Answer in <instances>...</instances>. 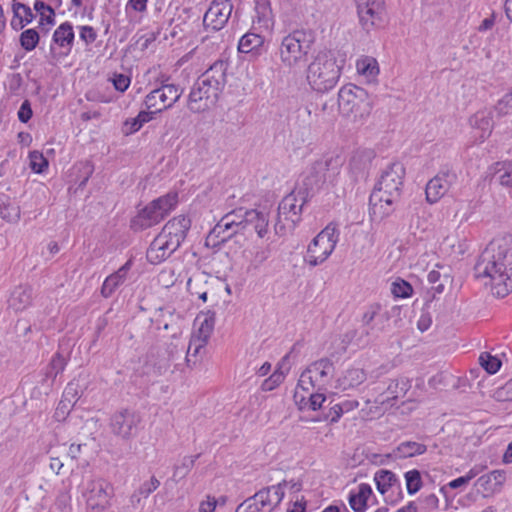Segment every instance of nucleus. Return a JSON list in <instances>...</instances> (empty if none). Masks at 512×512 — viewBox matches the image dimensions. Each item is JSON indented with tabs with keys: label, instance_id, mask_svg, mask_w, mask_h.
<instances>
[{
	"label": "nucleus",
	"instance_id": "obj_36",
	"mask_svg": "<svg viewBox=\"0 0 512 512\" xmlns=\"http://www.w3.org/2000/svg\"><path fill=\"white\" fill-rule=\"evenodd\" d=\"M263 43L264 38L261 35L248 32L240 38L238 50L241 53H250L260 48Z\"/></svg>",
	"mask_w": 512,
	"mask_h": 512
},
{
	"label": "nucleus",
	"instance_id": "obj_34",
	"mask_svg": "<svg viewBox=\"0 0 512 512\" xmlns=\"http://www.w3.org/2000/svg\"><path fill=\"white\" fill-rule=\"evenodd\" d=\"M154 118V114L148 111H140L134 118L127 119L124 124L122 131L125 135H131L139 131L145 123H148Z\"/></svg>",
	"mask_w": 512,
	"mask_h": 512
},
{
	"label": "nucleus",
	"instance_id": "obj_57",
	"mask_svg": "<svg viewBox=\"0 0 512 512\" xmlns=\"http://www.w3.org/2000/svg\"><path fill=\"white\" fill-rule=\"evenodd\" d=\"M112 82L116 90L124 92L130 85V78L124 74H115Z\"/></svg>",
	"mask_w": 512,
	"mask_h": 512
},
{
	"label": "nucleus",
	"instance_id": "obj_53",
	"mask_svg": "<svg viewBox=\"0 0 512 512\" xmlns=\"http://www.w3.org/2000/svg\"><path fill=\"white\" fill-rule=\"evenodd\" d=\"M326 402V396L324 393L317 392L312 393L309 396L308 407L314 411L322 409L323 404Z\"/></svg>",
	"mask_w": 512,
	"mask_h": 512
},
{
	"label": "nucleus",
	"instance_id": "obj_39",
	"mask_svg": "<svg viewBox=\"0 0 512 512\" xmlns=\"http://www.w3.org/2000/svg\"><path fill=\"white\" fill-rule=\"evenodd\" d=\"M207 342L194 336L191 337L186 353V363L189 367L195 365L198 361L200 351L205 348Z\"/></svg>",
	"mask_w": 512,
	"mask_h": 512
},
{
	"label": "nucleus",
	"instance_id": "obj_45",
	"mask_svg": "<svg viewBox=\"0 0 512 512\" xmlns=\"http://www.w3.org/2000/svg\"><path fill=\"white\" fill-rule=\"evenodd\" d=\"M198 457L199 455L184 457L182 463L174 467L173 478H184L188 474L190 469L194 466V463Z\"/></svg>",
	"mask_w": 512,
	"mask_h": 512
},
{
	"label": "nucleus",
	"instance_id": "obj_49",
	"mask_svg": "<svg viewBox=\"0 0 512 512\" xmlns=\"http://www.w3.org/2000/svg\"><path fill=\"white\" fill-rule=\"evenodd\" d=\"M342 410L337 403L332 405L329 402V410L322 417L315 418L314 421H329L330 423H337L342 416Z\"/></svg>",
	"mask_w": 512,
	"mask_h": 512
},
{
	"label": "nucleus",
	"instance_id": "obj_29",
	"mask_svg": "<svg viewBox=\"0 0 512 512\" xmlns=\"http://www.w3.org/2000/svg\"><path fill=\"white\" fill-rule=\"evenodd\" d=\"M9 307L15 311L26 309L32 302V289L29 286L20 285L16 287L9 298Z\"/></svg>",
	"mask_w": 512,
	"mask_h": 512
},
{
	"label": "nucleus",
	"instance_id": "obj_21",
	"mask_svg": "<svg viewBox=\"0 0 512 512\" xmlns=\"http://www.w3.org/2000/svg\"><path fill=\"white\" fill-rule=\"evenodd\" d=\"M232 9L230 0H214L204 15V26L213 31L221 30L228 22Z\"/></svg>",
	"mask_w": 512,
	"mask_h": 512
},
{
	"label": "nucleus",
	"instance_id": "obj_51",
	"mask_svg": "<svg viewBox=\"0 0 512 512\" xmlns=\"http://www.w3.org/2000/svg\"><path fill=\"white\" fill-rule=\"evenodd\" d=\"M427 278L429 283L432 284V290H434L435 293L440 294L444 291V283L440 282L441 273L439 271L431 270Z\"/></svg>",
	"mask_w": 512,
	"mask_h": 512
},
{
	"label": "nucleus",
	"instance_id": "obj_4",
	"mask_svg": "<svg viewBox=\"0 0 512 512\" xmlns=\"http://www.w3.org/2000/svg\"><path fill=\"white\" fill-rule=\"evenodd\" d=\"M405 177V167L400 162L390 163L380 174V178L370 196L373 210L379 207L382 215L392 211V205L400 200Z\"/></svg>",
	"mask_w": 512,
	"mask_h": 512
},
{
	"label": "nucleus",
	"instance_id": "obj_18",
	"mask_svg": "<svg viewBox=\"0 0 512 512\" xmlns=\"http://www.w3.org/2000/svg\"><path fill=\"white\" fill-rule=\"evenodd\" d=\"M305 202L306 197L302 191H293L286 195L278 206V218L275 229L284 228L285 225L282 223V219L291 221L293 225L296 224L300 219V213Z\"/></svg>",
	"mask_w": 512,
	"mask_h": 512
},
{
	"label": "nucleus",
	"instance_id": "obj_6",
	"mask_svg": "<svg viewBox=\"0 0 512 512\" xmlns=\"http://www.w3.org/2000/svg\"><path fill=\"white\" fill-rule=\"evenodd\" d=\"M314 42L315 35L311 30H294L284 36L278 51L281 65L289 70L299 68L306 62Z\"/></svg>",
	"mask_w": 512,
	"mask_h": 512
},
{
	"label": "nucleus",
	"instance_id": "obj_56",
	"mask_svg": "<svg viewBox=\"0 0 512 512\" xmlns=\"http://www.w3.org/2000/svg\"><path fill=\"white\" fill-rule=\"evenodd\" d=\"M33 115L31 104L29 100H25L22 102L19 111H18V119L22 123H27Z\"/></svg>",
	"mask_w": 512,
	"mask_h": 512
},
{
	"label": "nucleus",
	"instance_id": "obj_30",
	"mask_svg": "<svg viewBox=\"0 0 512 512\" xmlns=\"http://www.w3.org/2000/svg\"><path fill=\"white\" fill-rule=\"evenodd\" d=\"M367 379L366 372L361 368H349L338 379V386L342 390L358 387Z\"/></svg>",
	"mask_w": 512,
	"mask_h": 512
},
{
	"label": "nucleus",
	"instance_id": "obj_17",
	"mask_svg": "<svg viewBox=\"0 0 512 512\" xmlns=\"http://www.w3.org/2000/svg\"><path fill=\"white\" fill-rule=\"evenodd\" d=\"M114 495L113 486L102 478L91 480L86 488L87 507L94 512H102L110 507Z\"/></svg>",
	"mask_w": 512,
	"mask_h": 512
},
{
	"label": "nucleus",
	"instance_id": "obj_35",
	"mask_svg": "<svg viewBox=\"0 0 512 512\" xmlns=\"http://www.w3.org/2000/svg\"><path fill=\"white\" fill-rule=\"evenodd\" d=\"M357 72L368 80L374 79L379 73L378 62L375 58L365 56L356 62Z\"/></svg>",
	"mask_w": 512,
	"mask_h": 512
},
{
	"label": "nucleus",
	"instance_id": "obj_15",
	"mask_svg": "<svg viewBox=\"0 0 512 512\" xmlns=\"http://www.w3.org/2000/svg\"><path fill=\"white\" fill-rule=\"evenodd\" d=\"M359 23L369 32L381 28L387 21L384 0H355Z\"/></svg>",
	"mask_w": 512,
	"mask_h": 512
},
{
	"label": "nucleus",
	"instance_id": "obj_20",
	"mask_svg": "<svg viewBox=\"0 0 512 512\" xmlns=\"http://www.w3.org/2000/svg\"><path fill=\"white\" fill-rule=\"evenodd\" d=\"M457 181V174L451 168H444L426 185V199L429 203H436L442 198L450 187Z\"/></svg>",
	"mask_w": 512,
	"mask_h": 512
},
{
	"label": "nucleus",
	"instance_id": "obj_22",
	"mask_svg": "<svg viewBox=\"0 0 512 512\" xmlns=\"http://www.w3.org/2000/svg\"><path fill=\"white\" fill-rule=\"evenodd\" d=\"M286 482L283 481L277 485L263 488L253 495V500L258 502L260 511L267 510L271 512L276 508L284 498V486Z\"/></svg>",
	"mask_w": 512,
	"mask_h": 512
},
{
	"label": "nucleus",
	"instance_id": "obj_59",
	"mask_svg": "<svg viewBox=\"0 0 512 512\" xmlns=\"http://www.w3.org/2000/svg\"><path fill=\"white\" fill-rule=\"evenodd\" d=\"M97 34L93 27L91 26H82L80 28V38L86 44H91L96 40Z\"/></svg>",
	"mask_w": 512,
	"mask_h": 512
},
{
	"label": "nucleus",
	"instance_id": "obj_43",
	"mask_svg": "<svg viewBox=\"0 0 512 512\" xmlns=\"http://www.w3.org/2000/svg\"><path fill=\"white\" fill-rule=\"evenodd\" d=\"M407 492L410 495L417 493L422 487V479L420 472L416 469L405 473Z\"/></svg>",
	"mask_w": 512,
	"mask_h": 512
},
{
	"label": "nucleus",
	"instance_id": "obj_62",
	"mask_svg": "<svg viewBox=\"0 0 512 512\" xmlns=\"http://www.w3.org/2000/svg\"><path fill=\"white\" fill-rule=\"evenodd\" d=\"M15 331L19 336H26L31 331V325L24 320H19L15 325Z\"/></svg>",
	"mask_w": 512,
	"mask_h": 512
},
{
	"label": "nucleus",
	"instance_id": "obj_23",
	"mask_svg": "<svg viewBox=\"0 0 512 512\" xmlns=\"http://www.w3.org/2000/svg\"><path fill=\"white\" fill-rule=\"evenodd\" d=\"M73 26L69 22L62 23L53 33L52 42L50 47L52 53L55 52V46L63 49L62 55H68L72 49L74 42Z\"/></svg>",
	"mask_w": 512,
	"mask_h": 512
},
{
	"label": "nucleus",
	"instance_id": "obj_40",
	"mask_svg": "<svg viewBox=\"0 0 512 512\" xmlns=\"http://www.w3.org/2000/svg\"><path fill=\"white\" fill-rule=\"evenodd\" d=\"M496 174L498 175L499 183L504 186L512 187V160L497 164Z\"/></svg>",
	"mask_w": 512,
	"mask_h": 512
},
{
	"label": "nucleus",
	"instance_id": "obj_19",
	"mask_svg": "<svg viewBox=\"0 0 512 512\" xmlns=\"http://www.w3.org/2000/svg\"><path fill=\"white\" fill-rule=\"evenodd\" d=\"M411 388V381L406 377H399L393 379L385 389L377 386L373 388L374 391H381L373 400V403L380 405L384 410L393 407L399 398H402Z\"/></svg>",
	"mask_w": 512,
	"mask_h": 512
},
{
	"label": "nucleus",
	"instance_id": "obj_13",
	"mask_svg": "<svg viewBox=\"0 0 512 512\" xmlns=\"http://www.w3.org/2000/svg\"><path fill=\"white\" fill-rule=\"evenodd\" d=\"M342 159L339 156H323L308 169L304 179L306 190H318L327 181H332L339 173Z\"/></svg>",
	"mask_w": 512,
	"mask_h": 512
},
{
	"label": "nucleus",
	"instance_id": "obj_2",
	"mask_svg": "<svg viewBox=\"0 0 512 512\" xmlns=\"http://www.w3.org/2000/svg\"><path fill=\"white\" fill-rule=\"evenodd\" d=\"M228 67L226 60H217L197 78L188 95L191 112L202 113L215 106L227 83Z\"/></svg>",
	"mask_w": 512,
	"mask_h": 512
},
{
	"label": "nucleus",
	"instance_id": "obj_38",
	"mask_svg": "<svg viewBox=\"0 0 512 512\" xmlns=\"http://www.w3.org/2000/svg\"><path fill=\"white\" fill-rule=\"evenodd\" d=\"M67 365V358L60 352H57L47 366L45 376L47 379L54 380L56 376L62 373Z\"/></svg>",
	"mask_w": 512,
	"mask_h": 512
},
{
	"label": "nucleus",
	"instance_id": "obj_41",
	"mask_svg": "<svg viewBox=\"0 0 512 512\" xmlns=\"http://www.w3.org/2000/svg\"><path fill=\"white\" fill-rule=\"evenodd\" d=\"M39 34L35 29L24 30L20 35V44L26 51H32L39 43Z\"/></svg>",
	"mask_w": 512,
	"mask_h": 512
},
{
	"label": "nucleus",
	"instance_id": "obj_8",
	"mask_svg": "<svg viewBox=\"0 0 512 512\" xmlns=\"http://www.w3.org/2000/svg\"><path fill=\"white\" fill-rule=\"evenodd\" d=\"M390 313H381V305L373 303L367 307L361 318L360 330H350L344 334L343 341L355 342L357 345H366L372 338L384 331L385 323L388 322Z\"/></svg>",
	"mask_w": 512,
	"mask_h": 512
},
{
	"label": "nucleus",
	"instance_id": "obj_61",
	"mask_svg": "<svg viewBox=\"0 0 512 512\" xmlns=\"http://www.w3.org/2000/svg\"><path fill=\"white\" fill-rule=\"evenodd\" d=\"M148 0H129L127 8H131L137 12H144L147 9Z\"/></svg>",
	"mask_w": 512,
	"mask_h": 512
},
{
	"label": "nucleus",
	"instance_id": "obj_25",
	"mask_svg": "<svg viewBox=\"0 0 512 512\" xmlns=\"http://www.w3.org/2000/svg\"><path fill=\"white\" fill-rule=\"evenodd\" d=\"M246 222V232H256L260 238H263L267 234L269 217L268 213L264 210L249 209Z\"/></svg>",
	"mask_w": 512,
	"mask_h": 512
},
{
	"label": "nucleus",
	"instance_id": "obj_47",
	"mask_svg": "<svg viewBox=\"0 0 512 512\" xmlns=\"http://www.w3.org/2000/svg\"><path fill=\"white\" fill-rule=\"evenodd\" d=\"M78 399L79 395L76 385L69 383L63 392V398L60 402V405H62L64 408H67L68 405L73 406Z\"/></svg>",
	"mask_w": 512,
	"mask_h": 512
},
{
	"label": "nucleus",
	"instance_id": "obj_33",
	"mask_svg": "<svg viewBox=\"0 0 512 512\" xmlns=\"http://www.w3.org/2000/svg\"><path fill=\"white\" fill-rule=\"evenodd\" d=\"M427 451L425 444L415 441L401 442L394 450V455L398 458H410L422 455Z\"/></svg>",
	"mask_w": 512,
	"mask_h": 512
},
{
	"label": "nucleus",
	"instance_id": "obj_26",
	"mask_svg": "<svg viewBox=\"0 0 512 512\" xmlns=\"http://www.w3.org/2000/svg\"><path fill=\"white\" fill-rule=\"evenodd\" d=\"M470 125L475 129L479 130L480 134L478 136L480 142H483L487 139L493 130L494 123L492 114L490 111H478L469 119Z\"/></svg>",
	"mask_w": 512,
	"mask_h": 512
},
{
	"label": "nucleus",
	"instance_id": "obj_58",
	"mask_svg": "<svg viewBox=\"0 0 512 512\" xmlns=\"http://www.w3.org/2000/svg\"><path fill=\"white\" fill-rule=\"evenodd\" d=\"M475 486H477L487 492H493L496 490V488L494 487V484L492 482L491 476H489L488 474L480 476L476 480Z\"/></svg>",
	"mask_w": 512,
	"mask_h": 512
},
{
	"label": "nucleus",
	"instance_id": "obj_48",
	"mask_svg": "<svg viewBox=\"0 0 512 512\" xmlns=\"http://www.w3.org/2000/svg\"><path fill=\"white\" fill-rule=\"evenodd\" d=\"M495 111L499 117L512 113V91L504 95L495 105Z\"/></svg>",
	"mask_w": 512,
	"mask_h": 512
},
{
	"label": "nucleus",
	"instance_id": "obj_54",
	"mask_svg": "<svg viewBox=\"0 0 512 512\" xmlns=\"http://www.w3.org/2000/svg\"><path fill=\"white\" fill-rule=\"evenodd\" d=\"M202 283H206V281H203L202 275H196L193 277H190L187 281V289L190 292L191 295H198V293L202 292L203 290L199 289V286Z\"/></svg>",
	"mask_w": 512,
	"mask_h": 512
},
{
	"label": "nucleus",
	"instance_id": "obj_46",
	"mask_svg": "<svg viewBox=\"0 0 512 512\" xmlns=\"http://www.w3.org/2000/svg\"><path fill=\"white\" fill-rule=\"evenodd\" d=\"M30 168L35 173H42L48 167V160L39 151L29 153Z\"/></svg>",
	"mask_w": 512,
	"mask_h": 512
},
{
	"label": "nucleus",
	"instance_id": "obj_28",
	"mask_svg": "<svg viewBox=\"0 0 512 512\" xmlns=\"http://www.w3.org/2000/svg\"><path fill=\"white\" fill-rule=\"evenodd\" d=\"M372 495L373 491L369 484H360L357 492H351L349 495L350 507L355 512H365L368 500Z\"/></svg>",
	"mask_w": 512,
	"mask_h": 512
},
{
	"label": "nucleus",
	"instance_id": "obj_11",
	"mask_svg": "<svg viewBox=\"0 0 512 512\" xmlns=\"http://www.w3.org/2000/svg\"><path fill=\"white\" fill-rule=\"evenodd\" d=\"M334 373V363L329 358H321L311 363L301 373L298 387L305 391H309L310 388L325 391L332 382Z\"/></svg>",
	"mask_w": 512,
	"mask_h": 512
},
{
	"label": "nucleus",
	"instance_id": "obj_37",
	"mask_svg": "<svg viewBox=\"0 0 512 512\" xmlns=\"http://www.w3.org/2000/svg\"><path fill=\"white\" fill-rule=\"evenodd\" d=\"M289 358V355L283 357L281 363H279L278 368L274 371V373L265 379L261 385L262 391H272L276 387H278L285 379V371L284 365L285 361Z\"/></svg>",
	"mask_w": 512,
	"mask_h": 512
},
{
	"label": "nucleus",
	"instance_id": "obj_5",
	"mask_svg": "<svg viewBox=\"0 0 512 512\" xmlns=\"http://www.w3.org/2000/svg\"><path fill=\"white\" fill-rule=\"evenodd\" d=\"M341 67L329 50L319 51L306 70V80L314 91L325 93L333 89L339 81Z\"/></svg>",
	"mask_w": 512,
	"mask_h": 512
},
{
	"label": "nucleus",
	"instance_id": "obj_9",
	"mask_svg": "<svg viewBox=\"0 0 512 512\" xmlns=\"http://www.w3.org/2000/svg\"><path fill=\"white\" fill-rule=\"evenodd\" d=\"M177 203V193H168L153 200L131 219V229L139 232L158 224L176 207Z\"/></svg>",
	"mask_w": 512,
	"mask_h": 512
},
{
	"label": "nucleus",
	"instance_id": "obj_1",
	"mask_svg": "<svg viewBox=\"0 0 512 512\" xmlns=\"http://www.w3.org/2000/svg\"><path fill=\"white\" fill-rule=\"evenodd\" d=\"M477 278H487L493 295L503 298L512 291V248L508 239H494L479 256L475 267Z\"/></svg>",
	"mask_w": 512,
	"mask_h": 512
},
{
	"label": "nucleus",
	"instance_id": "obj_50",
	"mask_svg": "<svg viewBox=\"0 0 512 512\" xmlns=\"http://www.w3.org/2000/svg\"><path fill=\"white\" fill-rule=\"evenodd\" d=\"M160 486V481L152 476L150 481L144 482L137 490L143 498H147L152 492H154Z\"/></svg>",
	"mask_w": 512,
	"mask_h": 512
},
{
	"label": "nucleus",
	"instance_id": "obj_12",
	"mask_svg": "<svg viewBox=\"0 0 512 512\" xmlns=\"http://www.w3.org/2000/svg\"><path fill=\"white\" fill-rule=\"evenodd\" d=\"M339 240L335 225H327L309 244L304 260L310 266L322 264L334 251Z\"/></svg>",
	"mask_w": 512,
	"mask_h": 512
},
{
	"label": "nucleus",
	"instance_id": "obj_16",
	"mask_svg": "<svg viewBox=\"0 0 512 512\" xmlns=\"http://www.w3.org/2000/svg\"><path fill=\"white\" fill-rule=\"evenodd\" d=\"M141 421L139 413L123 409L112 415L110 419L111 432L124 441L131 440L137 436Z\"/></svg>",
	"mask_w": 512,
	"mask_h": 512
},
{
	"label": "nucleus",
	"instance_id": "obj_24",
	"mask_svg": "<svg viewBox=\"0 0 512 512\" xmlns=\"http://www.w3.org/2000/svg\"><path fill=\"white\" fill-rule=\"evenodd\" d=\"M132 260H128L117 271L109 275L103 282L101 287V295L104 298H109L117 288L125 283L128 273L132 267Z\"/></svg>",
	"mask_w": 512,
	"mask_h": 512
},
{
	"label": "nucleus",
	"instance_id": "obj_27",
	"mask_svg": "<svg viewBox=\"0 0 512 512\" xmlns=\"http://www.w3.org/2000/svg\"><path fill=\"white\" fill-rule=\"evenodd\" d=\"M12 11L13 18L10 25L15 31L21 30L26 24L32 22L34 18L30 7L17 0L12 1Z\"/></svg>",
	"mask_w": 512,
	"mask_h": 512
},
{
	"label": "nucleus",
	"instance_id": "obj_3",
	"mask_svg": "<svg viewBox=\"0 0 512 512\" xmlns=\"http://www.w3.org/2000/svg\"><path fill=\"white\" fill-rule=\"evenodd\" d=\"M190 227L191 220L185 215L169 220L147 249L148 262L157 265L168 259L181 246Z\"/></svg>",
	"mask_w": 512,
	"mask_h": 512
},
{
	"label": "nucleus",
	"instance_id": "obj_64",
	"mask_svg": "<svg viewBox=\"0 0 512 512\" xmlns=\"http://www.w3.org/2000/svg\"><path fill=\"white\" fill-rule=\"evenodd\" d=\"M216 507V501L214 498L208 500L206 502H202L199 507V512H214Z\"/></svg>",
	"mask_w": 512,
	"mask_h": 512
},
{
	"label": "nucleus",
	"instance_id": "obj_32",
	"mask_svg": "<svg viewBox=\"0 0 512 512\" xmlns=\"http://www.w3.org/2000/svg\"><path fill=\"white\" fill-rule=\"evenodd\" d=\"M195 321L196 323H199V327L197 332L192 336L208 342V339L210 338V335L214 329L215 313L208 311L204 315L197 316Z\"/></svg>",
	"mask_w": 512,
	"mask_h": 512
},
{
	"label": "nucleus",
	"instance_id": "obj_63",
	"mask_svg": "<svg viewBox=\"0 0 512 512\" xmlns=\"http://www.w3.org/2000/svg\"><path fill=\"white\" fill-rule=\"evenodd\" d=\"M337 404L341 408L342 414L350 412L359 406V402L357 400H345Z\"/></svg>",
	"mask_w": 512,
	"mask_h": 512
},
{
	"label": "nucleus",
	"instance_id": "obj_14",
	"mask_svg": "<svg viewBox=\"0 0 512 512\" xmlns=\"http://www.w3.org/2000/svg\"><path fill=\"white\" fill-rule=\"evenodd\" d=\"M158 81L160 86L148 93L144 100L146 109L154 115L171 108L183 93V89L178 85L169 83L167 76H162Z\"/></svg>",
	"mask_w": 512,
	"mask_h": 512
},
{
	"label": "nucleus",
	"instance_id": "obj_55",
	"mask_svg": "<svg viewBox=\"0 0 512 512\" xmlns=\"http://www.w3.org/2000/svg\"><path fill=\"white\" fill-rule=\"evenodd\" d=\"M235 512H260V509L258 502L253 500V496H251L239 504Z\"/></svg>",
	"mask_w": 512,
	"mask_h": 512
},
{
	"label": "nucleus",
	"instance_id": "obj_42",
	"mask_svg": "<svg viewBox=\"0 0 512 512\" xmlns=\"http://www.w3.org/2000/svg\"><path fill=\"white\" fill-rule=\"evenodd\" d=\"M479 363L489 374H495L501 367L500 359L488 352H482L480 354Z\"/></svg>",
	"mask_w": 512,
	"mask_h": 512
},
{
	"label": "nucleus",
	"instance_id": "obj_31",
	"mask_svg": "<svg viewBox=\"0 0 512 512\" xmlns=\"http://www.w3.org/2000/svg\"><path fill=\"white\" fill-rule=\"evenodd\" d=\"M374 481L379 493L385 495L390 489L395 486L399 489L398 480L396 475L389 470L381 469L375 473Z\"/></svg>",
	"mask_w": 512,
	"mask_h": 512
},
{
	"label": "nucleus",
	"instance_id": "obj_7",
	"mask_svg": "<svg viewBox=\"0 0 512 512\" xmlns=\"http://www.w3.org/2000/svg\"><path fill=\"white\" fill-rule=\"evenodd\" d=\"M338 107L343 116L362 121L370 115L373 99L365 89L349 84L338 92Z\"/></svg>",
	"mask_w": 512,
	"mask_h": 512
},
{
	"label": "nucleus",
	"instance_id": "obj_60",
	"mask_svg": "<svg viewBox=\"0 0 512 512\" xmlns=\"http://www.w3.org/2000/svg\"><path fill=\"white\" fill-rule=\"evenodd\" d=\"M489 476H491L492 482L494 484V487H500L504 481H505V473L501 470H494L490 473H488Z\"/></svg>",
	"mask_w": 512,
	"mask_h": 512
},
{
	"label": "nucleus",
	"instance_id": "obj_44",
	"mask_svg": "<svg viewBox=\"0 0 512 512\" xmlns=\"http://www.w3.org/2000/svg\"><path fill=\"white\" fill-rule=\"evenodd\" d=\"M413 288L411 284L401 278L396 279L391 284V293L398 298H407L411 296Z\"/></svg>",
	"mask_w": 512,
	"mask_h": 512
},
{
	"label": "nucleus",
	"instance_id": "obj_52",
	"mask_svg": "<svg viewBox=\"0 0 512 512\" xmlns=\"http://www.w3.org/2000/svg\"><path fill=\"white\" fill-rule=\"evenodd\" d=\"M270 255L271 250L269 247L258 249L254 254L251 265H253L254 268L260 267L270 257Z\"/></svg>",
	"mask_w": 512,
	"mask_h": 512
},
{
	"label": "nucleus",
	"instance_id": "obj_10",
	"mask_svg": "<svg viewBox=\"0 0 512 512\" xmlns=\"http://www.w3.org/2000/svg\"><path fill=\"white\" fill-rule=\"evenodd\" d=\"M248 210L240 207L225 214L206 237V245L217 247L226 243L234 235L245 233Z\"/></svg>",
	"mask_w": 512,
	"mask_h": 512
}]
</instances>
